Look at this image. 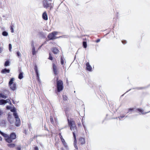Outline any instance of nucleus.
<instances>
[{"label":"nucleus","instance_id":"nucleus-10","mask_svg":"<svg viewBox=\"0 0 150 150\" xmlns=\"http://www.w3.org/2000/svg\"><path fill=\"white\" fill-rule=\"evenodd\" d=\"M52 52L54 54H57L59 52V50L56 47H54L52 49Z\"/></svg>","mask_w":150,"mask_h":150},{"label":"nucleus","instance_id":"nucleus-40","mask_svg":"<svg viewBox=\"0 0 150 150\" xmlns=\"http://www.w3.org/2000/svg\"><path fill=\"white\" fill-rule=\"evenodd\" d=\"M17 56H18L19 57L20 55L21 54L19 52H17Z\"/></svg>","mask_w":150,"mask_h":150},{"label":"nucleus","instance_id":"nucleus-27","mask_svg":"<svg viewBox=\"0 0 150 150\" xmlns=\"http://www.w3.org/2000/svg\"><path fill=\"white\" fill-rule=\"evenodd\" d=\"M9 62L8 60L7 61H6L5 62L4 65L5 67H6V66H9Z\"/></svg>","mask_w":150,"mask_h":150},{"label":"nucleus","instance_id":"nucleus-34","mask_svg":"<svg viewBox=\"0 0 150 150\" xmlns=\"http://www.w3.org/2000/svg\"><path fill=\"white\" fill-rule=\"evenodd\" d=\"M59 137L60 138V139L61 140L62 139H63L62 136V135L61 133H59Z\"/></svg>","mask_w":150,"mask_h":150},{"label":"nucleus","instance_id":"nucleus-47","mask_svg":"<svg viewBox=\"0 0 150 150\" xmlns=\"http://www.w3.org/2000/svg\"><path fill=\"white\" fill-rule=\"evenodd\" d=\"M2 140V138L1 136H0V141H1Z\"/></svg>","mask_w":150,"mask_h":150},{"label":"nucleus","instance_id":"nucleus-32","mask_svg":"<svg viewBox=\"0 0 150 150\" xmlns=\"http://www.w3.org/2000/svg\"><path fill=\"white\" fill-rule=\"evenodd\" d=\"M9 50L10 51H11V49H12V45H11L10 44H9Z\"/></svg>","mask_w":150,"mask_h":150},{"label":"nucleus","instance_id":"nucleus-2","mask_svg":"<svg viewBox=\"0 0 150 150\" xmlns=\"http://www.w3.org/2000/svg\"><path fill=\"white\" fill-rule=\"evenodd\" d=\"M68 125L70 128V129L71 131H73V135L74 138V146L76 149H78V148L76 145L77 143V141L75 134V132H77V129L75 124V121L72 118L70 119H67Z\"/></svg>","mask_w":150,"mask_h":150},{"label":"nucleus","instance_id":"nucleus-24","mask_svg":"<svg viewBox=\"0 0 150 150\" xmlns=\"http://www.w3.org/2000/svg\"><path fill=\"white\" fill-rule=\"evenodd\" d=\"M64 58L62 57H61V62L62 65H63L64 64Z\"/></svg>","mask_w":150,"mask_h":150},{"label":"nucleus","instance_id":"nucleus-20","mask_svg":"<svg viewBox=\"0 0 150 150\" xmlns=\"http://www.w3.org/2000/svg\"><path fill=\"white\" fill-rule=\"evenodd\" d=\"M62 98L63 100L64 101H67L68 100V98L66 95H63L62 96Z\"/></svg>","mask_w":150,"mask_h":150},{"label":"nucleus","instance_id":"nucleus-46","mask_svg":"<svg viewBox=\"0 0 150 150\" xmlns=\"http://www.w3.org/2000/svg\"><path fill=\"white\" fill-rule=\"evenodd\" d=\"M12 103H13L15 104V101L13 100H12Z\"/></svg>","mask_w":150,"mask_h":150},{"label":"nucleus","instance_id":"nucleus-29","mask_svg":"<svg viewBox=\"0 0 150 150\" xmlns=\"http://www.w3.org/2000/svg\"><path fill=\"white\" fill-rule=\"evenodd\" d=\"M6 100V103H9L10 105H11V102L10 100L9 99H7L6 100Z\"/></svg>","mask_w":150,"mask_h":150},{"label":"nucleus","instance_id":"nucleus-4","mask_svg":"<svg viewBox=\"0 0 150 150\" xmlns=\"http://www.w3.org/2000/svg\"><path fill=\"white\" fill-rule=\"evenodd\" d=\"M42 4L44 8H49L50 10L53 8V4L51 3H48L47 0H44L42 1Z\"/></svg>","mask_w":150,"mask_h":150},{"label":"nucleus","instance_id":"nucleus-41","mask_svg":"<svg viewBox=\"0 0 150 150\" xmlns=\"http://www.w3.org/2000/svg\"><path fill=\"white\" fill-rule=\"evenodd\" d=\"M3 112L1 110H0V117L3 114Z\"/></svg>","mask_w":150,"mask_h":150},{"label":"nucleus","instance_id":"nucleus-11","mask_svg":"<svg viewBox=\"0 0 150 150\" xmlns=\"http://www.w3.org/2000/svg\"><path fill=\"white\" fill-rule=\"evenodd\" d=\"M42 17L43 19L46 21L48 19L47 16L46 11L44 12L42 15Z\"/></svg>","mask_w":150,"mask_h":150},{"label":"nucleus","instance_id":"nucleus-3","mask_svg":"<svg viewBox=\"0 0 150 150\" xmlns=\"http://www.w3.org/2000/svg\"><path fill=\"white\" fill-rule=\"evenodd\" d=\"M56 81L57 92H60L64 89L63 82L61 80L59 79L58 77L57 78Z\"/></svg>","mask_w":150,"mask_h":150},{"label":"nucleus","instance_id":"nucleus-21","mask_svg":"<svg viewBox=\"0 0 150 150\" xmlns=\"http://www.w3.org/2000/svg\"><path fill=\"white\" fill-rule=\"evenodd\" d=\"M50 119L51 123L53 125L54 124V122L52 116H50Z\"/></svg>","mask_w":150,"mask_h":150},{"label":"nucleus","instance_id":"nucleus-1","mask_svg":"<svg viewBox=\"0 0 150 150\" xmlns=\"http://www.w3.org/2000/svg\"><path fill=\"white\" fill-rule=\"evenodd\" d=\"M0 134L4 137L6 142L8 143V146L10 148H14L16 145L14 143H12L13 141L16 139V134L14 132H12L9 135L4 133L0 130Z\"/></svg>","mask_w":150,"mask_h":150},{"label":"nucleus","instance_id":"nucleus-18","mask_svg":"<svg viewBox=\"0 0 150 150\" xmlns=\"http://www.w3.org/2000/svg\"><path fill=\"white\" fill-rule=\"evenodd\" d=\"M6 103V100L4 99L0 100V105H2Z\"/></svg>","mask_w":150,"mask_h":150},{"label":"nucleus","instance_id":"nucleus-30","mask_svg":"<svg viewBox=\"0 0 150 150\" xmlns=\"http://www.w3.org/2000/svg\"><path fill=\"white\" fill-rule=\"evenodd\" d=\"M21 145H18V146L16 148V149L17 150H21Z\"/></svg>","mask_w":150,"mask_h":150},{"label":"nucleus","instance_id":"nucleus-48","mask_svg":"<svg viewBox=\"0 0 150 150\" xmlns=\"http://www.w3.org/2000/svg\"><path fill=\"white\" fill-rule=\"evenodd\" d=\"M48 1H52V0H48Z\"/></svg>","mask_w":150,"mask_h":150},{"label":"nucleus","instance_id":"nucleus-7","mask_svg":"<svg viewBox=\"0 0 150 150\" xmlns=\"http://www.w3.org/2000/svg\"><path fill=\"white\" fill-rule=\"evenodd\" d=\"M53 70L55 75H57L59 74V72L57 69V67L56 65L53 63L52 64Z\"/></svg>","mask_w":150,"mask_h":150},{"label":"nucleus","instance_id":"nucleus-39","mask_svg":"<svg viewBox=\"0 0 150 150\" xmlns=\"http://www.w3.org/2000/svg\"><path fill=\"white\" fill-rule=\"evenodd\" d=\"M100 41V39H97L96 40L95 42H96L98 43Z\"/></svg>","mask_w":150,"mask_h":150},{"label":"nucleus","instance_id":"nucleus-9","mask_svg":"<svg viewBox=\"0 0 150 150\" xmlns=\"http://www.w3.org/2000/svg\"><path fill=\"white\" fill-rule=\"evenodd\" d=\"M86 69L87 70L89 71H92V68L91 66L90 65L89 62H87L86 64Z\"/></svg>","mask_w":150,"mask_h":150},{"label":"nucleus","instance_id":"nucleus-28","mask_svg":"<svg viewBox=\"0 0 150 150\" xmlns=\"http://www.w3.org/2000/svg\"><path fill=\"white\" fill-rule=\"evenodd\" d=\"M48 59L51 60H52L53 59V57L50 53H49V57H48Z\"/></svg>","mask_w":150,"mask_h":150},{"label":"nucleus","instance_id":"nucleus-13","mask_svg":"<svg viewBox=\"0 0 150 150\" xmlns=\"http://www.w3.org/2000/svg\"><path fill=\"white\" fill-rule=\"evenodd\" d=\"M20 118H18L16 119V121L15 122V125L16 126H19L20 124Z\"/></svg>","mask_w":150,"mask_h":150},{"label":"nucleus","instance_id":"nucleus-38","mask_svg":"<svg viewBox=\"0 0 150 150\" xmlns=\"http://www.w3.org/2000/svg\"><path fill=\"white\" fill-rule=\"evenodd\" d=\"M122 42L123 44H125L127 43V42L126 40H124L122 41Z\"/></svg>","mask_w":150,"mask_h":150},{"label":"nucleus","instance_id":"nucleus-26","mask_svg":"<svg viewBox=\"0 0 150 150\" xmlns=\"http://www.w3.org/2000/svg\"><path fill=\"white\" fill-rule=\"evenodd\" d=\"M2 35L4 36H7L8 34L7 32L6 31H4L2 33Z\"/></svg>","mask_w":150,"mask_h":150},{"label":"nucleus","instance_id":"nucleus-42","mask_svg":"<svg viewBox=\"0 0 150 150\" xmlns=\"http://www.w3.org/2000/svg\"><path fill=\"white\" fill-rule=\"evenodd\" d=\"M6 108L7 109H10L11 108V107L10 106H7L6 107Z\"/></svg>","mask_w":150,"mask_h":150},{"label":"nucleus","instance_id":"nucleus-31","mask_svg":"<svg viewBox=\"0 0 150 150\" xmlns=\"http://www.w3.org/2000/svg\"><path fill=\"white\" fill-rule=\"evenodd\" d=\"M10 28L11 32L13 33L14 32V31L13 28V26L12 25L10 27Z\"/></svg>","mask_w":150,"mask_h":150},{"label":"nucleus","instance_id":"nucleus-23","mask_svg":"<svg viewBox=\"0 0 150 150\" xmlns=\"http://www.w3.org/2000/svg\"><path fill=\"white\" fill-rule=\"evenodd\" d=\"M83 45L84 48H86L87 47V42L86 41H83Z\"/></svg>","mask_w":150,"mask_h":150},{"label":"nucleus","instance_id":"nucleus-5","mask_svg":"<svg viewBox=\"0 0 150 150\" xmlns=\"http://www.w3.org/2000/svg\"><path fill=\"white\" fill-rule=\"evenodd\" d=\"M58 32L57 31H53L51 33H50L47 36V38L49 40H53L58 38L56 35H57Z\"/></svg>","mask_w":150,"mask_h":150},{"label":"nucleus","instance_id":"nucleus-45","mask_svg":"<svg viewBox=\"0 0 150 150\" xmlns=\"http://www.w3.org/2000/svg\"><path fill=\"white\" fill-rule=\"evenodd\" d=\"M2 50V49L0 47V53H1Z\"/></svg>","mask_w":150,"mask_h":150},{"label":"nucleus","instance_id":"nucleus-12","mask_svg":"<svg viewBox=\"0 0 150 150\" xmlns=\"http://www.w3.org/2000/svg\"><path fill=\"white\" fill-rule=\"evenodd\" d=\"M10 70L9 69H7L5 68L2 70L1 71V73L2 74H6V73H10Z\"/></svg>","mask_w":150,"mask_h":150},{"label":"nucleus","instance_id":"nucleus-44","mask_svg":"<svg viewBox=\"0 0 150 150\" xmlns=\"http://www.w3.org/2000/svg\"><path fill=\"white\" fill-rule=\"evenodd\" d=\"M78 125L79 126H81V122H79L78 123Z\"/></svg>","mask_w":150,"mask_h":150},{"label":"nucleus","instance_id":"nucleus-15","mask_svg":"<svg viewBox=\"0 0 150 150\" xmlns=\"http://www.w3.org/2000/svg\"><path fill=\"white\" fill-rule=\"evenodd\" d=\"M23 78V73L20 71L19 72V74L18 75V78L20 79H22Z\"/></svg>","mask_w":150,"mask_h":150},{"label":"nucleus","instance_id":"nucleus-8","mask_svg":"<svg viewBox=\"0 0 150 150\" xmlns=\"http://www.w3.org/2000/svg\"><path fill=\"white\" fill-rule=\"evenodd\" d=\"M85 139L83 137H80L79 140V144L80 145H83L85 144Z\"/></svg>","mask_w":150,"mask_h":150},{"label":"nucleus","instance_id":"nucleus-17","mask_svg":"<svg viewBox=\"0 0 150 150\" xmlns=\"http://www.w3.org/2000/svg\"><path fill=\"white\" fill-rule=\"evenodd\" d=\"M0 97H1L2 98L6 99L8 97L6 95H4L2 93H0Z\"/></svg>","mask_w":150,"mask_h":150},{"label":"nucleus","instance_id":"nucleus-43","mask_svg":"<svg viewBox=\"0 0 150 150\" xmlns=\"http://www.w3.org/2000/svg\"><path fill=\"white\" fill-rule=\"evenodd\" d=\"M34 149L35 150H38V148L37 146H35L34 148Z\"/></svg>","mask_w":150,"mask_h":150},{"label":"nucleus","instance_id":"nucleus-37","mask_svg":"<svg viewBox=\"0 0 150 150\" xmlns=\"http://www.w3.org/2000/svg\"><path fill=\"white\" fill-rule=\"evenodd\" d=\"M61 141L62 142V144L66 142L64 138L61 139Z\"/></svg>","mask_w":150,"mask_h":150},{"label":"nucleus","instance_id":"nucleus-14","mask_svg":"<svg viewBox=\"0 0 150 150\" xmlns=\"http://www.w3.org/2000/svg\"><path fill=\"white\" fill-rule=\"evenodd\" d=\"M136 110L139 112H140L142 115L145 114L147 112H144V110L142 109L141 108H137Z\"/></svg>","mask_w":150,"mask_h":150},{"label":"nucleus","instance_id":"nucleus-35","mask_svg":"<svg viewBox=\"0 0 150 150\" xmlns=\"http://www.w3.org/2000/svg\"><path fill=\"white\" fill-rule=\"evenodd\" d=\"M11 112H14V113H16V109L15 108H13V109H11Z\"/></svg>","mask_w":150,"mask_h":150},{"label":"nucleus","instance_id":"nucleus-6","mask_svg":"<svg viewBox=\"0 0 150 150\" xmlns=\"http://www.w3.org/2000/svg\"><path fill=\"white\" fill-rule=\"evenodd\" d=\"M14 80V78H11L8 83L11 89L13 91H14L16 89V84L15 83L13 82Z\"/></svg>","mask_w":150,"mask_h":150},{"label":"nucleus","instance_id":"nucleus-19","mask_svg":"<svg viewBox=\"0 0 150 150\" xmlns=\"http://www.w3.org/2000/svg\"><path fill=\"white\" fill-rule=\"evenodd\" d=\"M34 70H35L37 76L38 77V68H37V67L36 65H35V66Z\"/></svg>","mask_w":150,"mask_h":150},{"label":"nucleus","instance_id":"nucleus-16","mask_svg":"<svg viewBox=\"0 0 150 150\" xmlns=\"http://www.w3.org/2000/svg\"><path fill=\"white\" fill-rule=\"evenodd\" d=\"M32 54L33 55H35L36 53V52H35V47H34V45H32Z\"/></svg>","mask_w":150,"mask_h":150},{"label":"nucleus","instance_id":"nucleus-33","mask_svg":"<svg viewBox=\"0 0 150 150\" xmlns=\"http://www.w3.org/2000/svg\"><path fill=\"white\" fill-rule=\"evenodd\" d=\"M125 117V116L124 115H122L121 116H120V117H118V118L119 119H122L124 117Z\"/></svg>","mask_w":150,"mask_h":150},{"label":"nucleus","instance_id":"nucleus-25","mask_svg":"<svg viewBox=\"0 0 150 150\" xmlns=\"http://www.w3.org/2000/svg\"><path fill=\"white\" fill-rule=\"evenodd\" d=\"M13 115L14 116L15 118L16 119H17L18 118H19V117L17 114V113H13Z\"/></svg>","mask_w":150,"mask_h":150},{"label":"nucleus","instance_id":"nucleus-22","mask_svg":"<svg viewBox=\"0 0 150 150\" xmlns=\"http://www.w3.org/2000/svg\"><path fill=\"white\" fill-rule=\"evenodd\" d=\"M63 144L66 149H69L68 146L66 142Z\"/></svg>","mask_w":150,"mask_h":150},{"label":"nucleus","instance_id":"nucleus-36","mask_svg":"<svg viewBox=\"0 0 150 150\" xmlns=\"http://www.w3.org/2000/svg\"><path fill=\"white\" fill-rule=\"evenodd\" d=\"M134 108H130L128 109V111L127 112V113H129L130 111H132L134 110Z\"/></svg>","mask_w":150,"mask_h":150}]
</instances>
